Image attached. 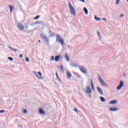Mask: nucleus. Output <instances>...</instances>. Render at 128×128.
Instances as JSON below:
<instances>
[{"instance_id": "1", "label": "nucleus", "mask_w": 128, "mask_h": 128, "mask_svg": "<svg viewBox=\"0 0 128 128\" xmlns=\"http://www.w3.org/2000/svg\"><path fill=\"white\" fill-rule=\"evenodd\" d=\"M68 6H69V8L70 10V14L72 16H76V10H74V8L72 6V5L70 4V3L68 2Z\"/></svg>"}, {"instance_id": "2", "label": "nucleus", "mask_w": 128, "mask_h": 128, "mask_svg": "<svg viewBox=\"0 0 128 128\" xmlns=\"http://www.w3.org/2000/svg\"><path fill=\"white\" fill-rule=\"evenodd\" d=\"M78 68H79V70H80V72H82L84 74H88V72H86V68L81 67L79 66Z\"/></svg>"}, {"instance_id": "3", "label": "nucleus", "mask_w": 128, "mask_h": 128, "mask_svg": "<svg viewBox=\"0 0 128 128\" xmlns=\"http://www.w3.org/2000/svg\"><path fill=\"white\" fill-rule=\"evenodd\" d=\"M34 74H35L38 78L39 80H42V72H38V74L36 72H34Z\"/></svg>"}, {"instance_id": "4", "label": "nucleus", "mask_w": 128, "mask_h": 128, "mask_svg": "<svg viewBox=\"0 0 128 128\" xmlns=\"http://www.w3.org/2000/svg\"><path fill=\"white\" fill-rule=\"evenodd\" d=\"M98 80L100 82L101 84L104 86H106V82H104V80H102V76H98Z\"/></svg>"}, {"instance_id": "5", "label": "nucleus", "mask_w": 128, "mask_h": 128, "mask_svg": "<svg viewBox=\"0 0 128 128\" xmlns=\"http://www.w3.org/2000/svg\"><path fill=\"white\" fill-rule=\"evenodd\" d=\"M86 94H92V89H90V86H88L86 87Z\"/></svg>"}, {"instance_id": "6", "label": "nucleus", "mask_w": 128, "mask_h": 128, "mask_svg": "<svg viewBox=\"0 0 128 128\" xmlns=\"http://www.w3.org/2000/svg\"><path fill=\"white\" fill-rule=\"evenodd\" d=\"M123 86H124V82L120 81L119 86L116 88V90H120V88H122Z\"/></svg>"}, {"instance_id": "7", "label": "nucleus", "mask_w": 128, "mask_h": 128, "mask_svg": "<svg viewBox=\"0 0 128 128\" xmlns=\"http://www.w3.org/2000/svg\"><path fill=\"white\" fill-rule=\"evenodd\" d=\"M17 27L20 30H24V26H22L20 24H18Z\"/></svg>"}, {"instance_id": "8", "label": "nucleus", "mask_w": 128, "mask_h": 128, "mask_svg": "<svg viewBox=\"0 0 128 128\" xmlns=\"http://www.w3.org/2000/svg\"><path fill=\"white\" fill-rule=\"evenodd\" d=\"M66 74L67 76V78H72V74L68 71H66Z\"/></svg>"}, {"instance_id": "9", "label": "nucleus", "mask_w": 128, "mask_h": 128, "mask_svg": "<svg viewBox=\"0 0 128 128\" xmlns=\"http://www.w3.org/2000/svg\"><path fill=\"white\" fill-rule=\"evenodd\" d=\"M62 40V37H60V35L57 34L56 38V41L58 42L60 40Z\"/></svg>"}, {"instance_id": "10", "label": "nucleus", "mask_w": 128, "mask_h": 128, "mask_svg": "<svg viewBox=\"0 0 128 128\" xmlns=\"http://www.w3.org/2000/svg\"><path fill=\"white\" fill-rule=\"evenodd\" d=\"M64 58L66 60V62H70V57H68V56L66 53L64 54Z\"/></svg>"}, {"instance_id": "11", "label": "nucleus", "mask_w": 128, "mask_h": 128, "mask_svg": "<svg viewBox=\"0 0 128 128\" xmlns=\"http://www.w3.org/2000/svg\"><path fill=\"white\" fill-rule=\"evenodd\" d=\"M110 110V112H116L117 110H118V108H109Z\"/></svg>"}, {"instance_id": "12", "label": "nucleus", "mask_w": 128, "mask_h": 128, "mask_svg": "<svg viewBox=\"0 0 128 128\" xmlns=\"http://www.w3.org/2000/svg\"><path fill=\"white\" fill-rule=\"evenodd\" d=\"M118 104V100H114L109 102V104Z\"/></svg>"}, {"instance_id": "13", "label": "nucleus", "mask_w": 128, "mask_h": 128, "mask_svg": "<svg viewBox=\"0 0 128 128\" xmlns=\"http://www.w3.org/2000/svg\"><path fill=\"white\" fill-rule=\"evenodd\" d=\"M44 42H45L47 44H49V40L48 39V38L46 36L44 37V38H43Z\"/></svg>"}, {"instance_id": "14", "label": "nucleus", "mask_w": 128, "mask_h": 128, "mask_svg": "<svg viewBox=\"0 0 128 128\" xmlns=\"http://www.w3.org/2000/svg\"><path fill=\"white\" fill-rule=\"evenodd\" d=\"M97 90L99 94H104V92H102V89H100V88L97 87Z\"/></svg>"}, {"instance_id": "15", "label": "nucleus", "mask_w": 128, "mask_h": 128, "mask_svg": "<svg viewBox=\"0 0 128 128\" xmlns=\"http://www.w3.org/2000/svg\"><path fill=\"white\" fill-rule=\"evenodd\" d=\"M39 114H44L46 113L44 112V110H42V109L40 108L39 109Z\"/></svg>"}, {"instance_id": "16", "label": "nucleus", "mask_w": 128, "mask_h": 128, "mask_svg": "<svg viewBox=\"0 0 128 128\" xmlns=\"http://www.w3.org/2000/svg\"><path fill=\"white\" fill-rule=\"evenodd\" d=\"M8 48H10L11 50H13L14 52H20V50H18L16 48H12V46H8Z\"/></svg>"}, {"instance_id": "17", "label": "nucleus", "mask_w": 128, "mask_h": 128, "mask_svg": "<svg viewBox=\"0 0 128 128\" xmlns=\"http://www.w3.org/2000/svg\"><path fill=\"white\" fill-rule=\"evenodd\" d=\"M60 56H55L54 60L55 62H58V60H60Z\"/></svg>"}, {"instance_id": "18", "label": "nucleus", "mask_w": 128, "mask_h": 128, "mask_svg": "<svg viewBox=\"0 0 128 128\" xmlns=\"http://www.w3.org/2000/svg\"><path fill=\"white\" fill-rule=\"evenodd\" d=\"M70 66H73V68H76L78 66L76 64H70Z\"/></svg>"}, {"instance_id": "19", "label": "nucleus", "mask_w": 128, "mask_h": 128, "mask_svg": "<svg viewBox=\"0 0 128 128\" xmlns=\"http://www.w3.org/2000/svg\"><path fill=\"white\" fill-rule=\"evenodd\" d=\"M60 41L58 42H60L62 46H64V41L62 39L61 40H59Z\"/></svg>"}, {"instance_id": "20", "label": "nucleus", "mask_w": 128, "mask_h": 128, "mask_svg": "<svg viewBox=\"0 0 128 128\" xmlns=\"http://www.w3.org/2000/svg\"><path fill=\"white\" fill-rule=\"evenodd\" d=\"M84 11L85 12L86 14H88V10L86 8H84Z\"/></svg>"}, {"instance_id": "21", "label": "nucleus", "mask_w": 128, "mask_h": 128, "mask_svg": "<svg viewBox=\"0 0 128 128\" xmlns=\"http://www.w3.org/2000/svg\"><path fill=\"white\" fill-rule=\"evenodd\" d=\"M9 8H10V12H12V10H14V6L10 5Z\"/></svg>"}, {"instance_id": "22", "label": "nucleus", "mask_w": 128, "mask_h": 128, "mask_svg": "<svg viewBox=\"0 0 128 128\" xmlns=\"http://www.w3.org/2000/svg\"><path fill=\"white\" fill-rule=\"evenodd\" d=\"M100 99L101 102H106V99L104 97H100Z\"/></svg>"}, {"instance_id": "23", "label": "nucleus", "mask_w": 128, "mask_h": 128, "mask_svg": "<svg viewBox=\"0 0 128 128\" xmlns=\"http://www.w3.org/2000/svg\"><path fill=\"white\" fill-rule=\"evenodd\" d=\"M40 36L41 38H42V39L43 40V39H44V38H46V36H44V34H40Z\"/></svg>"}, {"instance_id": "24", "label": "nucleus", "mask_w": 128, "mask_h": 128, "mask_svg": "<svg viewBox=\"0 0 128 128\" xmlns=\"http://www.w3.org/2000/svg\"><path fill=\"white\" fill-rule=\"evenodd\" d=\"M91 86H92V90H94V84L92 83V81L91 82Z\"/></svg>"}, {"instance_id": "25", "label": "nucleus", "mask_w": 128, "mask_h": 128, "mask_svg": "<svg viewBox=\"0 0 128 128\" xmlns=\"http://www.w3.org/2000/svg\"><path fill=\"white\" fill-rule=\"evenodd\" d=\"M32 32V30H26V32H27V34H30V33Z\"/></svg>"}, {"instance_id": "26", "label": "nucleus", "mask_w": 128, "mask_h": 128, "mask_svg": "<svg viewBox=\"0 0 128 128\" xmlns=\"http://www.w3.org/2000/svg\"><path fill=\"white\" fill-rule=\"evenodd\" d=\"M97 34H98V38H99V40H102V38L100 37V32H97Z\"/></svg>"}, {"instance_id": "27", "label": "nucleus", "mask_w": 128, "mask_h": 128, "mask_svg": "<svg viewBox=\"0 0 128 128\" xmlns=\"http://www.w3.org/2000/svg\"><path fill=\"white\" fill-rule=\"evenodd\" d=\"M60 68L62 72H64V66L62 65H60Z\"/></svg>"}, {"instance_id": "28", "label": "nucleus", "mask_w": 128, "mask_h": 128, "mask_svg": "<svg viewBox=\"0 0 128 128\" xmlns=\"http://www.w3.org/2000/svg\"><path fill=\"white\" fill-rule=\"evenodd\" d=\"M8 60H10L11 62L14 60V58H12V57H8Z\"/></svg>"}, {"instance_id": "29", "label": "nucleus", "mask_w": 128, "mask_h": 128, "mask_svg": "<svg viewBox=\"0 0 128 128\" xmlns=\"http://www.w3.org/2000/svg\"><path fill=\"white\" fill-rule=\"evenodd\" d=\"M35 24H40V21H36L35 22Z\"/></svg>"}, {"instance_id": "30", "label": "nucleus", "mask_w": 128, "mask_h": 128, "mask_svg": "<svg viewBox=\"0 0 128 128\" xmlns=\"http://www.w3.org/2000/svg\"><path fill=\"white\" fill-rule=\"evenodd\" d=\"M23 114H28V110H26V109H24L23 110Z\"/></svg>"}, {"instance_id": "31", "label": "nucleus", "mask_w": 128, "mask_h": 128, "mask_svg": "<svg viewBox=\"0 0 128 128\" xmlns=\"http://www.w3.org/2000/svg\"><path fill=\"white\" fill-rule=\"evenodd\" d=\"M38 18H40V16H37L36 17L34 18V20H38Z\"/></svg>"}, {"instance_id": "32", "label": "nucleus", "mask_w": 128, "mask_h": 128, "mask_svg": "<svg viewBox=\"0 0 128 128\" xmlns=\"http://www.w3.org/2000/svg\"><path fill=\"white\" fill-rule=\"evenodd\" d=\"M40 24H42V26H44V22L42 21H40Z\"/></svg>"}, {"instance_id": "33", "label": "nucleus", "mask_w": 128, "mask_h": 128, "mask_svg": "<svg viewBox=\"0 0 128 128\" xmlns=\"http://www.w3.org/2000/svg\"><path fill=\"white\" fill-rule=\"evenodd\" d=\"M52 36H56V34H51L50 35V37L52 38Z\"/></svg>"}, {"instance_id": "34", "label": "nucleus", "mask_w": 128, "mask_h": 128, "mask_svg": "<svg viewBox=\"0 0 128 128\" xmlns=\"http://www.w3.org/2000/svg\"><path fill=\"white\" fill-rule=\"evenodd\" d=\"M120 0H116V4H120Z\"/></svg>"}, {"instance_id": "35", "label": "nucleus", "mask_w": 128, "mask_h": 128, "mask_svg": "<svg viewBox=\"0 0 128 128\" xmlns=\"http://www.w3.org/2000/svg\"><path fill=\"white\" fill-rule=\"evenodd\" d=\"M4 112H6V111H4V110H0V114H2Z\"/></svg>"}, {"instance_id": "36", "label": "nucleus", "mask_w": 128, "mask_h": 128, "mask_svg": "<svg viewBox=\"0 0 128 128\" xmlns=\"http://www.w3.org/2000/svg\"><path fill=\"white\" fill-rule=\"evenodd\" d=\"M54 60V56H52L50 58V60Z\"/></svg>"}, {"instance_id": "37", "label": "nucleus", "mask_w": 128, "mask_h": 128, "mask_svg": "<svg viewBox=\"0 0 128 128\" xmlns=\"http://www.w3.org/2000/svg\"><path fill=\"white\" fill-rule=\"evenodd\" d=\"M56 76L58 78V80L60 78H58V72H56Z\"/></svg>"}, {"instance_id": "38", "label": "nucleus", "mask_w": 128, "mask_h": 128, "mask_svg": "<svg viewBox=\"0 0 128 128\" xmlns=\"http://www.w3.org/2000/svg\"><path fill=\"white\" fill-rule=\"evenodd\" d=\"M26 62H28V61L30 60H29L28 58H26Z\"/></svg>"}, {"instance_id": "39", "label": "nucleus", "mask_w": 128, "mask_h": 128, "mask_svg": "<svg viewBox=\"0 0 128 128\" xmlns=\"http://www.w3.org/2000/svg\"><path fill=\"white\" fill-rule=\"evenodd\" d=\"M74 112H76V114H78V110H76V108H74Z\"/></svg>"}, {"instance_id": "40", "label": "nucleus", "mask_w": 128, "mask_h": 128, "mask_svg": "<svg viewBox=\"0 0 128 128\" xmlns=\"http://www.w3.org/2000/svg\"><path fill=\"white\" fill-rule=\"evenodd\" d=\"M96 20L100 21V18H96Z\"/></svg>"}, {"instance_id": "41", "label": "nucleus", "mask_w": 128, "mask_h": 128, "mask_svg": "<svg viewBox=\"0 0 128 128\" xmlns=\"http://www.w3.org/2000/svg\"><path fill=\"white\" fill-rule=\"evenodd\" d=\"M124 16V14H122L120 16V18H122V16Z\"/></svg>"}, {"instance_id": "42", "label": "nucleus", "mask_w": 128, "mask_h": 128, "mask_svg": "<svg viewBox=\"0 0 128 128\" xmlns=\"http://www.w3.org/2000/svg\"><path fill=\"white\" fill-rule=\"evenodd\" d=\"M80 2H84V0H79Z\"/></svg>"}, {"instance_id": "43", "label": "nucleus", "mask_w": 128, "mask_h": 128, "mask_svg": "<svg viewBox=\"0 0 128 128\" xmlns=\"http://www.w3.org/2000/svg\"><path fill=\"white\" fill-rule=\"evenodd\" d=\"M19 56H20V58H22V54H20Z\"/></svg>"}, {"instance_id": "44", "label": "nucleus", "mask_w": 128, "mask_h": 128, "mask_svg": "<svg viewBox=\"0 0 128 128\" xmlns=\"http://www.w3.org/2000/svg\"><path fill=\"white\" fill-rule=\"evenodd\" d=\"M94 20H96V16H94Z\"/></svg>"}, {"instance_id": "45", "label": "nucleus", "mask_w": 128, "mask_h": 128, "mask_svg": "<svg viewBox=\"0 0 128 128\" xmlns=\"http://www.w3.org/2000/svg\"><path fill=\"white\" fill-rule=\"evenodd\" d=\"M58 81H59L60 82H62V80H60V78L58 79Z\"/></svg>"}, {"instance_id": "46", "label": "nucleus", "mask_w": 128, "mask_h": 128, "mask_svg": "<svg viewBox=\"0 0 128 128\" xmlns=\"http://www.w3.org/2000/svg\"><path fill=\"white\" fill-rule=\"evenodd\" d=\"M28 28V26H26V28Z\"/></svg>"}, {"instance_id": "47", "label": "nucleus", "mask_w": 128, "mask_h": 128, "mask_svg": "<svg viewBox=\"0 0 128 128\" xmlns=\"http://www.w3.org/2000/svg\"><path fill=\"white\" fill-rule=\"evenodd\" d=\"M49 34H52V31L51 30L49 31Z\"/></svg>"}, {"instance_id": "48", "label": "nucleus", "mask_w": 128, "mask_h": 128, "mask_svg": "<svg viewBox=\"0 0 128 128\" xmlns=\"http://www.w3.org/2000/svg\"><path fill=\"white\" fill-rule=\"evenodd\" d=\"M67 46H68V48H70V46L67 45Z\"/></svg>"}, {"instance_id": "49", "label": "nucleus", "mask_w": 128, "mask_h": 128, "mask_svg": "<svg viewBox=\"0 0 128 128\" xmlns=\"http://www.w3.org/2000/svg\"><path fill=\"white\" fill-rule=\"evenodd\" d=\"M103 20H106V18H103Z\"/></svg>"}, {"instance_id": "50", "label": "nucleus", "mask_w": 128, "mask_h": 128, "mask_svg": "<svg viewBox=\"0 0 128 128\" xmlns=\"http://www.w3.org/2000/svg\"><path fill=\"white\" fill-rule=\"evenodd\" d=\"M38 42H40V40H38Z\"/></svg>"}, {"instance_id": "51", "label": "nucleus", "mask_w": 128, "mask_h": 128, "mask_svg": "<svg viewBox=\"0 0 128 128\" xmlns=\"http://www.w3.org/2000/svg\"><path fill=\"white\" fill-rule=\"evenodd\" d=\"M89 96L90 98V96H90V94H89Z\"/></svg>"}]
</instances>
